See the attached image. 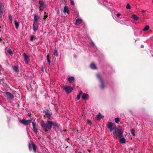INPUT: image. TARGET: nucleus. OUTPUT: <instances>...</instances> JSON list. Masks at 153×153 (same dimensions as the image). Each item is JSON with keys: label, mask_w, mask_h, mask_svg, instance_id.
Wrapping results in <instances>:
<instances>
[{"label": "nucleus", "mask_w": 153, "mask_h": 153, "mask_svg": "<svg viewBox=\"0 0 153 153\" xmlns=\"http://www.w3.org/2000/svg\"><path fill=\"white\" fill-rule=\"evenodd\" d=\"M45 113V115L44 117H45L46 116V117L49 119H50L51 116L52 115V113L49 111L48 110H46V111L43 112Z\"/></svg>", "instance_id": "8"}, {"label": "nucleus", "mask_w": 153, "mask_h": 153, "mask_svg": "<svg viewBox=\"0 0 153 153\" xmlns=\"http://www.w3.org/2000/svg\"><path fill=\"white\" fill-rule=\"evenodd\" d=\"M90 67L92 69H97L96 65L93 63H91L90 65Z\"/></svg>", "instance_id": "16"}, {"label": "nucleus", "mask_w": 153, "mask_h": 153, "mask_svg": "<svg viewBox=\"0 0 153 153\" xmlns=\"http://www.w3.org/2000/svg\"><path fill=\"white\" fill-rule=\"evenodd\" d=\"M30 41H33L35 39V37L33 36H30Z\"/></svg>", "instance_id": "31"}, {"label": "nucleus", "mask_w": 153, "mask_h": 153, "mask_svg": "<svg viewBox=\"0 0 153 153\" xmlns=\"http://www.w3.org/2000/svg\"><path fill=\"white\" fill-rule=\"evenodd\" d=\"M5 94L7 95V97L10 99H12L14 98V96L9 92H6Z\"/></svg>", "instance_id": "12"}, {"label": "nucleus", "mask_w": 153, "mask_h": 153, "mask_svg": "<svg viewBox=\"0 0 153 153\" xmlns=\"http://www.w3.org/2000/svg\"><path fill=\"white\" fill-rule=\"evenodd\" d=\"M42 71H44V69L43 68H42Z\"/></svg>", "instance_id": "44"}, {"label": "nucleus", "mask_w": 153, "mask_h": 153, "mask_svg": "<svg viewBox=\"0 0 153 153\" xmlns=\"http://www.w3.org/2000/svg\"><path fill=\"white\" fill-rule=\"evenodd\" d=\"M79 94H80V95H81V94H82V93H83V92H82V91H80L79 92Z\"/></svg>", "instance_id": "39"}, {"label": "nucleus", "mask_w": 153, "mask_h": 153, "mask_svg": "<svg viewBox=\"0 0 153 153\" xmlns=\"http://www.w3.org/2000/svg\"><path fill=\"white\" fill-rule=\"evenodd\" d=\"M63 90L65 91L67 94H69L73 90V88H71L70 86H66L63 85L62 86Z\"/></svg>", "instance_id": "5"}, {"label": "nucleus", "mask_w": 153, "mask_h": 153, "mask_svg": "<svg viewBox=\"0 0 153 153\" xmlns=\"http://www.w3.org/2000/svg\"><path fill=\"white\" fill-rule=\"evenodd\" d=\"M28 148L30 150L32 148L34 152L35 153H36V146L33 142H32L31 143H29Z\"/></svg>", "instance_id": "3"}, {"label": "nucleus", "mask_w": 153, "mask_h": 153, "mask_svg": "<svg viewBox=\"0 0 153 153\" xmlns=\"http://www.w3.org/2000/svg\"><path fill=\"white\" fill-rule=\"evenodd\" d=\"M8 18L10 20V21L12 22L13 20L12 17L10 14H9Z\"/></svg>", "instance_id": "29"}, {"label": "nucleus", "mask_w": 153, "mask_h": 153, "mask_svg": "<svg viewBox=\"0 0 153 153\" xmlns=\"http://www.w3.org/2000/svg\"><path fill=\"white\" fill-rule=\"evenodd\" d=\"M115 122L117 123H118L120 121V119L118 117L116 118L115 119Z\"/></svg>", "instance_id": "33"}, {"label": "nucleus", "mask_w": 153, "mask_h": 153, "mask_svg": "<svg viewBox=\"0 0 153 153\" xmlns=\"http://www.w3.org/2000/svg\"><path fill=\"white\" fill-rule=\"evenodd\" d=\"M5 43V42H3V44H4Z\"/></svg>", "instance_id": "48"}, {"label": "nucleus", "mask_w": 153, "mask_h": 153, "mask_svg": "<svg viewBox=\"0 0 153 153\" xmlns=\"http://www.w3.org/2000/svg\"><path fill=\"white\" fill-rule=\"evenodd\" d=\"M107 128H111L113 127V124L111 122H108L107 126Z\"/></svg>", "instance_id": "18"}, {"label": "nucleus", "mask_w": 153, "mask_h": 153, "mask_svg": "<svg viewBox=\"0 0 153 153\" xmlns=\"http://www.w3.org/2000/svg\"><path fill=\"white\" fill-rule=\"evenodd\" d=\"M44 14H45V15H46V12H44Z\"/></svg>", "instance_id": "46"}, {"label": "nucleus", "mask_w": 153, "mask_h": 153, "mask_svg": "<svg viewBox=\"0 0 153 153\" xmlns=\"http://www.w3.org/2000/svg\"><path fill=\"white\" fill-rule=\"evenodd\" d=\"M68 81L71 83L73 82L74 80V78L73 76L68 77Z\"/></svg>", "instance_id": "14"}, {"label": "nucleus", "mask_w": 153, "mask_h": 153, "mask_svg": "<svg viewBox=\"0 0 153 153\" xmlns=\"http://www.w3.org/2000/svg\"><path fill=\"white\" fill-rule=\"evenodd\" d=\"M14 24L16 27V29H17L19 27V23L17 22V21L16 20H14Z\"/></svg>", "instance_id": "17"}, {"label": "nucleus", "mask_w": 153, "mask_h": 153, "mask_svg": "<svg viewBox=\"0 0 153 153\" xmlns=\"http://www.w3.org/2000/svg\"><path fill=\"white\" fill-rule=\"evenodd\" d=\"M13 69L16 72H18L19 71L18 67L16 66H13L12 67Z\"/></svg>", "instance_id": "20"}, {"label": "nucleus", "mask_w": 153, "mask_h": 153, "mask_svg": "<svg viewBox=\"0 0 153 153\" xmlns=\"http://www.w3.org/2000/svg\"><path fill=\"white\" fill-rule=\"evenodd\" d=\"M69 140V138H68L67 139V140Z\"/></svg>", "instance_id": "47"}, {"label": "nucleus", "mask_w": 153, "mask_h": 153, "mask_svg": "<svg viewBox=\"0 0 153 153\" xmlns=\"http://www.w3.org/2000/svg\"><path fill=\"white\" fill-rule=\"evenodd\" d=\"M149 25H147L145 26V27L143 29V31H147L149 29Z\"/></svg>", "instance_id": "24"}, {"label": "nucleus", "mask_w": 153, "mask_h": 153, "mask_svg": "<svg viewBox=\"0 0 153 153\" xmlns=\"http://www.w3.org/2000/svg\"><path fill=\"white\" fill-rule=\"evenodd\" d=\"M49 56H50L49 54H48L47 56V61H48V64L49 65H50V62H51V61L49 59Z\"/></svg>", "instance_id": "25"}, {"label": "nucleus", "mask_w": 153, "mask_h": 153, "mask_svg": "<svg viewBox=\"0 0 153 153\" xmlns=\"http://www.w3.org/2000/svg\"><path fill=\"white\" fill-rule=\"evenodd\" d=\"M120 13H117V16L118 17H119V16H120Z\"/></svg>", "instance_id": "41"}, {"label": "nucleus", "mask_w": 153, "mask_h": 153, "mask_svg": "<svg viewBox=\"0 0 153 153\" xmlns=\"http://www.w3.org/2000/svg\"><path fill=\"white\" fill-rule=\"evenodd\" d=\"M1 40H2V39L1 38H0V42H1Z\"/></svg>", "instance_id": "43"}, {"label": "nucleus", "mask_w": 153, "mask_h": 153, "mask_svg": "<svg viewBox=\"0 0 153 153\" xmlns=\"http://www.w3.org/2000/svg\"><path fill=\"white\" fill-rule=\"evenodd\" d=\"M126 8L127 9H130L131 8V7L129 4H127L126 6Z\"/></svg>", "instance_id": "34"}, {"label": "nucleus", "mask_w": 153, "mask_h": 153, "mask_svg": "<svg viewBox=\"0 0 153 153\" xmlns=\"http://www.w3.org/2000/svg\"><path fill=\"white\" fill-rule=\"evenodd\" d=\"M131 132L133 136H135V134H134L135 131L134 129H132L131 130Z\"/></svg>", "instance_id": "30"}, {"label": "nucleus", "mask_w": 153, "mask_h": 153, "mask_svg": "<svg viewBox=\"0 0 153 153\" xmlns=\"http://www.w3.org/2000/svg\"><path fill=\"white\" fill-rule=\"evenodd\" d=\"M4 5L3 3H0V9H4Z\"/></svg>", "instance_id": "35"}, {"label": "nucleus", "mask_w": 153, "mask_h": 153, "mask_svg": "<svg viewBox=\"0 0 153 153\" xmlns=\"http://www.w3.org/2000/svg\"><path fill=\"white\" fill-rule=\"evenodd\" d=\"M48 13H47V14L46 15H44V17L43 18L45 20L48 17Z\"/></svg>", "instance_id": "36"}, {"label": "nucleus", "mask_w": 153, "mask_h": 153, "mask_svg": "<svg viewBox=\"0 0 153 153\" xmlns=\"http://www.w3.org/2000/svg\"><path fill=\"white\" fill-rule=\"evenodd\" d=\"M97 78L99 79L100 82V88L102 89H104L105 88V85L102 79V76L99 74H97Z\"/></svg>", "instance_id": "4"}, {"label": "nucleus", "mask_w": 153, "mask_h": 153, "mask_svg": "<svg viewBox=\"0 0 153 153\" xmlns=\"http://www.w3.org/2000/svg\"><path fill=\"white\" fill-rule=\"evenodd\" d=\"M1 28V26H0V28Z\"/></svg>", "instance_id": "51"}, {"label": "nucleus", "mask_w": 153, "mask_h": 153, "mask_svg": "<svg viewBox=\"0 0 153 153\" xmlns=\"http://www.w3.org/2000/svg\"><path fill=\"white\" fill-rule=\"evenodd\" d=\"M82 20L79 19H77L76 20V25H77V24H80L82 23Z\"/></svg>", "instance_id": "19"}, {"label": "nucleus", "mask_w": 153, "mask_h": 153, "mask_svg": "<svg viewBox=\"0 0 153 153\" xmlns=\"http://www.w3.org/2000/svg\"><path fill=\"white\" fill-rule=\"evenodd\" d=\"M132 18L135 20L137 21L139 17L136 15L135 14H133L132 16Z\"/></svg>", "instance_id": "21"}, {"label": "nucleus", "mask_w": 153, "mask_h": 153, "mask_svg": "<svg viewBox=\"0 0 153 153\" xmlns=\"http://www.w3.org/2000/svg\"><path fill=\"white\" fill-rule=\"evenodd\" d=\"M87 96H88V94H87L84 93L83 94L82 97V98L83 100H85Z\"/></svg>", "instance_id": "23"}, {"label": "nucleus", "mask_w": 153, "mask_h": 153, "mask_svg": "<svg viewBox=\"0 0 153 153\" xmlns=\"http://www.w3.org/2000/svg\"><path fill=\"white\" fill-rule=\"evenodd\" d=\"M39 19V17L37 15H35L34 16V21L33 22H37Z\"/></svg>", "instance_id": "15"}, {"label": "nucleus", "mask_w": 153, "mask_h": 153, "mask_svg": "<svg viewBox=\"0 0 153 153\" xmlns=\"http://www.w3.org/2000/svg\"><path fill=\"white\" fill-rule=\"evenodd\" d=\"M129 111L130 112V113H131V114L132 115H133V113L132 110H129Z\"/></svg>", "instance_id": "42"}, {"label": "nucleus", "mask_w": 153, "mask_h": 153, "mask_svg": "<svg viewBox=\"0 0 153 153\" xmlns=\"http://www.w3.org/2000/svg\"><path fill=\"white\" fill-rule=\"evenodd\" d=\"M39 4L40 5L39 7V10L42 11L45 7V4L44 2L42 0L39 1Z\"/></svg>", "instance_id": "7"}, {"label": "nucleus", "mask_w": 153, "mask_h": 153, "mask_svg": "<svg viewBox=\"0 0 153 153\" xmlns=\"http://www.w3.org/2000/svg\"><path fill=\"white\" fill-rule=\"evenodd\" d=\"M78 153H82L81 152H79Z\"/></svg>", "instance_id": "49"}, {"label": "nucleus", "mask_w": 153, "mask_h": 153, "mask_svg": "<svg viewBox=\"0 0 153 153\" xmlns=\"http://www.w3.org/2000/svg\"><path fill=\"white\" fill-rule=\"evenodd\" d=\"M144 12H145V11H144V10H143V11H142V12L143 13H144Z\"/></svg>", "instance_id": "45"}, {"label": "nucleus", "mask_w": 153, "mask_h": 153, "mask_svg": "<svg viewBox=\"0 0 153 153\" xmlns=\"http://www.w3.org/2000/svg\"><path fill=\"white\" fill-rule=\"evenodd\" d=\"M71 5H74V2L73 1H71Z\"/></svg>", "instance_id": "40"}, {"label": "nucleus", "mask_w": 153, "mask_h": 153, "mask_svg": "<svg viewBox=\"0 0 153 153\" xmlns=\"http://www.w3.org/2000/svg\"><path fill=\"white\" fill-rule=\"evenodd\" d=\"M72 0H70V1H73Z\"/></svg>", "instance_id": "50"}, {"label": "nucleus", "mask_w": 153, "mask_h": 153, "mask_svg": "<svg viewBox=\"0 0 153 153\" xmlns=\"http://www.w3.org/2000/svg\"><path fill=\"white\" fill-rule=\"evenodd\" d=\"M123 131L121 127L120 126H118L117 129V131L115 129V130H114L113 131V134L115 136V138L117 139L118 137L120 138L123 137Z\"/></svg>", "instance_id": "2"}, {"label": "nucleus", "mask_w": 153, "mask_h": 153, "mask_svg": "<svg viewBox=\"0 0 153 153\" xmlns=\"http://www.w3.org/2000/svg\"><path fill=\"white\" fill-rule=\"evenodd\" d=\"M40 125L45 132H47L48 130L51 129L53 126L57 128L59 127V126L56 122L49 120H48L46 123L42 120Z\"/></svg>", "instance_id": "1"}, {"label": "nucleus", "mask_w": 153, "mask_h": 153, "mask_svg": "<svg viewBox=\"0 0 153 153\" xmlns=\"http://www.w3.org/2000/svg\"><path fill=\"white\" fill-rule=\"evenodd\" d=\"M80 94H78L77 95V100H79L80 99Z\"/></svg>", "instance_id": "37"}, {"label": "nucleus", "mask_w": 153, "mask_h": 153, "mask_svg": "<svg viewBox=\"0 0 153 153\" xmlns=\"http://www.w3.org/2000/svg\"><path fill=\"white\" fill-rule=\"evenodd\" d=\"M53 54L54 56H58V52L57 50H54Z\"/></svg>", "instance_id": "26"}, {"label": "nucleus", "mask_w": 153, "mask_h": 153, "mask_svg": "<svg viewBox=\"0 0 153 153\" xmlns=\"http://www.w3.org/2000/svg\"><path fill=\"white\" fill-rule=\"evenodd\" d=\"M23 56H24V59L26 64H28L30 59L28 56L27 55L26 53H24L23 54Z\"/></svg>", "instance_id": "9"}, {"label": "nucleus", "mask_w": 153, "mask_h": 153, "mask_svg": "<svg viewBox=\"0 0 153 153\" xmlns=\"http://www.w3.org/2000/svg\"><path fill=\"white\" fill-rule=\"evenodd\" d=\"M63 12L64 13H67L68 14L70 12L67 6H65L64 8Z\"/></svg>", "instance_id": "13"}, {"label": "nucleus", "mask_w": 153, "mask_h": 153, "mask_svg": "<svg viewBox=\"0 0 153 153\" xmlns=\"http://www.w3.org/2000/svg\"><path fill=\"white\" fill-rule=\"evenodd\" d=\"M38 25L35 22H33V29L34 31L36 32L38 29Z\"/></svg>", "instance_id": "11"}, {"label": "nucleus", "mask_w": 153, "mask_h": 153, "mask_svg": "<svg viewBox=\"0 0 153 153\" xmlns=\"http://www.w3.org/2000/svg\"><path fill=\"white\" fill-rule=\"evenodd\" d=\"M59 11H58V13H59Z\"/></svg>", "instance_id": "52"}, {"label": "nucleus", "mask_w": 153, "mask_h": 153, "mask_svg": "<svg viewBox=\"0 0 153 153\" xmlns=\"http://www.w3.org/2000/svg\"><path fill=\"white\" fill-rule=\"evenodd\" d=\"M4 9H0V16L1 18L2 17V14L3 13Z\"/></svg>", "instance_id": "28"}, {"label": "nucleus", "mask_w": 153, "mask_h": 153, "mask_svg": "<svg viewBox=\"0 0 153 153\" xmlns=\"http://www.w3.org/2000/svg\"><path fill=\"white\" fill-rule=\"evenodd\" d=\"M19 122L25 126L27 125L28 124L31 122V120H27L25 119H23L19 120Z\"/></svg>", "instance_id": "6"}, {"label": "nucleus", "mask_w": 153, "mask_h": 153, "mask_svg": "<svg viewBox=\"0 0 153 153\" xmlns=\"http://www.w3.org/2000/svg\"><path fill=\"white\" fill-rule=\"evenodd\" d=\"M33 128V131L35 134L37 133V128L36 127V122L35 121L32 122Z\"/></svg>", "instance_id": "10"}, {"label": "nucleus", "mask_w": 153, "mask_h": 153, "mask_svg": "<svg viewBox=\"0 0 153 153\" xmlns=\"http://www.w3.org/2000/svg\"><path fill=\"white\" fill-rule=\"evenodd\" d=\"M97 118L98 119L101 118L102 117H103V116H102L101 114L100 113H99V114H97Z\"/></svg>", "instance_id": "27"}, {"label": "nucleus", "mask_w": 153, "mask_h": 153, "mask_svg": "<svg viewBox=\"0 0 153 153\" xmlns=\"http://www.w3.org/2000/svg\"><path fill=\"white\" fill-rule=\"evenodd\" d=\"M7 53L10 54V55H12L13 54L12 51L10 49H9L7 51Z\"/></svg>", "instance_id": "32"}, {"label": "nucleus", "mask_w": 153, "mask_h": 153, "mask_svg": "<svg viewBox=\"0 0 153 153\" xmlns=\"http://www.w3.org/2000/svg\"><path fill=\"white\" fill-rule=\"evenodd\" d=\"M123 137L120 139V142L121 143H126V139L124 137Z\"/></svg>", "instance_id": "22"}, {"label": "nucleus", "mask_w": 153, "mask_h": 153, "mask_svg": "<svg viewBox=\"0 0 153 153\" xmlns=\"http://www.w3.org/2000/svg\"><path fill=\"white\" fill-rule=\"evenodd\" d=\"M108 129H109V130L111 132L112 131V130L114 129V128H108Z\"/></svg>", "instance_id": "38"}]
</instances>
